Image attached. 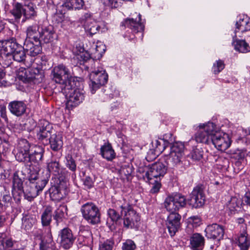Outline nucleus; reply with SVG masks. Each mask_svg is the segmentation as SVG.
<instances>
[{
	"label": "nucleus",
	"instance_id": "nucleus-44",
	"mask_svg": "<svg viewBox=\"0 0 250 250\" xmlns=\"http://www.w3.org/2000/svg\"><path fill=\"white\" fill-rule=\"evenodd\" d=\"M23 15L27 19L32 18L36 15V12L32 3L28 4L25 8H24Z\"/></svg>",
	"mask_w": 250,
	"mask_h": 250
},
{
	"label": "nucleus",
	"instance_id": "nucleus-11",
	"mask_svg": "<svg viewBox=\"0 0 250 250\" xmlns=\"http://www.w3.org/2000/svg\"><path fill=\"white\" fill-rule=\"evenodd\" d=\"M52 79L56 83L65 85L71 77L69 69L63 64L54 67L51 71Z\"/></svg>",
	"mask_w": 250,
	"mask_h": 250
},
{
	"label": "nucleus",
	"instance_id": "nucleus-46",
	"mask_svg": "<svg viewBox=\"0 0 250 250\" xmlns=\"http://www.w3.org/2000/svg\"><path fill=\"white\" fill-rule=\"evenodd\" d=\"M114 243L111 239H107L104 242H101L99 250H112Z\"/></svg>",
	"mask_w": 250,
	"mask_h": 250
},
{
	"label": "nucleus",
	"instance_id": "nucleus-29",
	"mask_svg": "<svg viewBox=\"0 0 250 250\" xmlns=\"http://www.w3.org/2000/svg\"><path fill=\"white\" fill-rule=\"evenodd\" d=\"M250 30V21L247 17H244L243 18H240V20L236 23V29L234 31L235 36L233 37V40L236 37V33L238 31H241L244 32Z\"/></svg>",
	"mask_w": 250,
	"mask_h": 250
},
{
	"label": "nucleus",
	"instance_id": "nucleus-33",
	"mask_svg": "<svg viewBox=\"0 0 250 250\" xmlns=\"http://www.w3.org/2000/svg\"><path fill=\"white\" fill-rule=\"evenodd\" d=\"M52 208L47 206L45 208L41 215V222L43 227H48L50 228V224L52 221Z\"/></svg>",
	"mask_w": 250,
	"mask_h": 250
},
{
	"label": "nucleus",
	"instance_id": "nucleus-19",
	"mask_svg": "<svg viewBox=\"0 0 250 250\" xmlns=\"http://www.w3.org/2000/svg\"><path fill=\"white\" fill-rule=\"evenodd\" d=\"M181 216L177 212H170L167 221V228L170 235H175L180 227Z\"/></svg>",
	"mask_w": 250,
	"mask_h": 250
},
{
	"label": "nucleus",
	"instance_id": "nucleus-60",
	"mask_svg": "<svg viewBox=\"0 0 250 250\" xmlns=\"http://www.w3.org/2000/svg\"><path fill=\"white\" fill-rule=\"evenodd\" d=\"M243 201L247 208L250 209V192H247L245 193L243 197Z\"/></svg>",
	"mask_w": 250,
	"mask_h": 250
},
{
	"label": "nucleus",
	"instance_id": "nucleus-9",
	"mask_svg": "<svg viewBox=\"0 0 250 250\" xmlns=\"http://www.w3.org/2000/svg\"><path fill=\"white\" fill-rule=\"evenodd\" d=\"M185 146L181 142H175L170 146L168 155V165L174 167L180 165L184 159Z\"/></svg>",
	"mask_w": 250,
	"mask_h": 250
},
{
	"label": "nucleus",
	"instance_id": "nucleus-43",
	"mask_svg": "<svg viewBox=\"0 0 250 250\" xmlns=\"http://www.w3.org/2000/svg\"><path fill=\"white\" fill-rule=\"evenodd\" d=\"M85 25L86 29L91 35L95 34L97 32H99L101 28V26L99 24L95 21L91 22L90 24L86 23Z\"/></svg>",
	"mask_w": 250,
	"mask_h": 250
},
{
	"label": "nucleus",
	"instance_id": "nucleus-45",
	"mask_svg": "<svg viewBox=\"0 0 250 250\" xmlns=\"http://www.w3.org/2000/svg\"><path fill=\"white\" fill-rule=\"evenodd\" d=\"M52 125L45 120H41L39 123L38 125L36 127L37 131H52Z\"/></svg>",
	"mask_w": 250,
	"mask_h": 250
},
{
	"label": "nucleus",
	"instance_id": "nucleus-40",
	"mask_svg": "<svg viewBox=\"0 0 250 250\" xmlns=\"http://www.w3.org/2000/svg\"><path fill=\"white\" fill-rule=\"evenodd\" d=\"M204 151L199 146L193 147L189 156L194 161H199L203 158Z\"/></svg>",
	"mask_w": 250,
	"mask_h": 250
},
{
	"label": "nucleus",
	"instance_id": "nucleus-53",
	"mask_svg": "<svg viewBox=\"0 0 250 250\" xmlns=\"http://www.w3.org/2000/svg\"><path fill=\"white\" fill-rule=\"evenodd\" d=\"M3 192L2 193V191L0 192L1 194H3L2 201L7 206L10 204L12 202V198L8 191H6L4 187L2 188Z\"/></svg>",
	"mask_w": 250,
	"mask_h": 250
},
{
	"label": "nucleus",
	"instance_id": "nucleus-26",
	"mask_svg": "<svg viewBox=\"0 0 250 250\" xmlns=\"http://www.w3.org/2000/svg\"><path fill=\"white\" fill-rule=\"evenodd\" d=\"M54 242L51 234V228H48L46 229V234L44 237L41 239L40 244V250H49L53 249Z\"/></svg>",
	"mask_w": 250,
	"mask_h": 250
},
{
	"label": "nucleus",
	"instance_id": "nucleus-58",
	"mask_svg": "<svg viewBox=\"0 0 250 250\" xmlns=\"http://www.w3.org/2000/svg\"><path fill=\"white\" fill-rule=\"evenodd\" d=\"M5 73L3 69L0 68V86H5L7 82L4 80Z\"/></svg>",
	"mask_w": 250,
	"mask_h": 250
},
{
	"label": "nucleus",
	"instance_id": "nucleus-4",
	"mask_svg": "<svg viewBox=\"0 0 250 250\" xmlns=\"http://www.w3.org/2000/svg\"><path fill=\"white\" fill-rule=\"evenodd\" d=\"M168 163L165 161H157L146 167L143 177L145 180L149 182L153 178L164 177L167 171Z\"/></svg>",
	"mask_w": 250,
	"mask_h": 250
},
{
	"label": "nucleus",
	"instance_id": "nucleus-61",
	"mask_svg": "<svg viewBox=\"0 0 250 250\" xmlns=\"http://www.w3.org/2000/svg\"><path fill=\"white\" fill-rule=\"evenodd\" d=\"M84 186L87 188H91L93 186V181L91 177L89 176H87L84 179V182H83Z\"/></svg>",
	"mask_w": 250,
	"mask_h": 250
},
{
	"label": "nucleus",
	"instance_id": "nucleus-36",
	"mask_svg": "<svg viewBox=\"0 0 250 250\" xmlns=\"http://www.w3.org/2000/svg\"><path fill=\"white\" fill-rule=\"evenodd\" d=\"M67 215V206L62 204L59 206L54 212V219L57 222L62 221V218H65Z\"/></svg>",
	"mask_w": 250,
	"mask_h": 250
},
{
	"label": "nucleus",
	"instance_id": "nucleus-12",
	"mask_svg": "<svg viewBox=\"0 0 250 250\" xmlns=\"http://www.w3.org/2000/svg\"><path fill=\"white\" fill-rule=\"evenodd\" d=\"M204 189L202 185H198L193 188L188 200L189 205L192 207L197 208L204 205L205 196Z\"/></svg>",
	"mask_w": 250,
	"mask_h": 250
},
{
	"label": "nucleus",
	"instance_id": "nucleus-21",
	"mask_svg": "<svg viewBox=\"0 0 250 250\" xmlns=\"http://www.w3.org/2000/svg\"><path fill=\"white\" fill-rule=\"evenodd\" d=\"M8 108L12 114L20 117L25 113L26 105L23 101H14L9 103Z\"/></svg>",
	"mask_w": 250,
	"mask_h": 250
},
{
	"label": "nucleus",
	"instance_id": "nucleus-56",
	"mask_svg": "<svg viewBox=\"0 0 250 250\" xmlns=\"http://www.w3.org/2000/svg\"><path fill=\"white\" fill-rule=\"evenodd\" d=\"M161 140L167 145L169 144L172 143L174 141V139L173 138L172 134L171 133H168L163 135V139H161Z\"/></svg>",
	"mask_w": 250,
	"mask_h": 250
},
{
	"label": "nucleus",
	"instance_id": "nucleus-20",
	"mask_svg": "<svg viewBox=\"0 0 250 250\" xmlns=\"http://www.w3.org/2000/svg\"><path fill=\"white\" fill-rule=\"evenodd\" d=\"M35 42L36 44H34L30 40L26 39L24 43V47L28 52V56H30L32 58H40L37 56L42 52L41 43V42Z\"/></svg>",
	"mask_w": 250,
	"mask_h": 250
},
{
	"label": "nucleus",
	"instance_id": "nucleus-50",
	"mask_svg": "<svg viewBox=\"0 0 250 250\" xmlns=\"http://www.w3.org/2000/svg\"><path fill=\"white\" fill-rule=\"evenodd\" d=\"M13 245V242L11 238H0V247L3 249L11 248Z\"/></svg>",
	"mask_w": 250,
	"mask_h": 250
},
{
	"label": "nucleus",
	"instance_id": "nucleus-35",
	"mask_svg": "<svg viewBox=\"0 0 250 250\" xmlns=\"http://www.w3.org/2000/svg\"><path fill=\"white\" fill-rule=\"evenodd\" d=\"M41 34V43L43 42L44 43H48L51 42L53 39L54 32L53 31L52 27L48 26L42 28L40 31Z\"/></svg>",
	"mask_w": 250,
	"mask_h": 250
},
{
	"label": "nucleus",
	"instance_id": "nucleus-57",
	"mask_svg": "<svg viewBox=\"0 0 250 250\" xmlns=\"http://www.w3.org/2000/svg\"><path fill=\"white\" fill-rule=\"evenodd\" d=\"M132 173V169L129 166L122 167L120 170V173L126 176L130 175Z\"/></svg>",
	"mask_w": 250,
	"mask_h": 250
},
{
	"label": "nucleus",
	"instance_id": "nucleus-15",
	"mask_svg": "<svg viewBox=\"0 0 250 250\" xmlns=\"http://www.w3.org/2000/svg\"><path fill=\"white\" fill-rule=\"evenodd\" d=\"M48 171L59 179L60 181L65 180L68 176L67 170L61 167L59 162L51 159L47 163Z\"/></svg>",
	"mask_w": 250,
	"mask_h": 250
},
{
	"label": "nucleus",
	"instance_id": "nucleus-16",
	"mask_svg": "<svg viewBox=\"0 0 250 250\" xmlns=\"http://www.w3.org/2000/svg\"><path fill=\"white\" fill-rule=\"evenodd\" d=\"M58 239L61 246L68 250L73 245L75 237L70 229L65 228L59 232Z\"/></svg>",
	"mask_w": 250,
	"mask_h": 250
},
{
	"label": "nucleus",
	"instance_id": "nucleus-22",
	"mask_svg": "<svg viewBox=\"0 0 250 250\" xmlns=\"http://www.w3.org/2000/svg\"><path fill=\"white\" fill-rule=\"evenodd\" d=\"M238 246L241 250H248L250 246V237L246 230V227L242 226L237 238Z\"/></svg>",
	"mask_w": 250,
	"mask_h": 250
},
{
	"label": "nucleus",
	"instance_id": "nucleus-17",
	"mask_svg": "<svg viewBox=\"0 0 250 250\" xmlns=\"http://www.w3.org/2000/svg\"><path fill=\"white\" fill-rule=\"evenodd\" d=\"M85 98V92L83 89L77 88L71 89L69 92L66 107L69 109H72L82 103Z\"/></svg>",
	"mask_w": 250,
	"mask_h": 250
},
{
	"label": "nucleus",
	"instance_id": "nucleus-42",
	"mask_svg": "<svg viewBox=\"0 0 250 250\" xmlns=\"http://www.w3.org/2000/svg\"><path fill=\"white\" fill-rule=\"evenodd\" d=\"M65 166L71 171L75 172L76 170V164L75 160L70 154H67L65 157Z\"/></svg>",
	"mask_w": 250,
	"mask_h": 250
},
{
	"label": "nucleus",
	"instance_id": "nucleus-52",
	"mask_svg": "<svg viewBox=\"0 0 250 250\" xmlns=\"http://www.w3.org/2000/svg\"><path fill=\"white\" fill-rule=\"evenodd\" d=\"M50 196L54 200H58L61 198L59 189L57 187L54 186L49 189Z\"/></svg>",
	"mask_w": 250,
	"mask_h": 250
},
{
	"label": "nucleus",
	"instance_id": "nucleus-1",
	"mask_svg": "<svg viewBox=\"0 0 250 250\" xmlns=\"http://www.w3.org/2000/svg\"><path fill=\"white\" fill-rule=\"evenodd\" d=\"M25 47H22L21 44L18 43L16 40L12 39L9 40L4 41L2 42V49L4 52L3 56H1V59L4 58H9V61L5 63V65L8 66L11 63V58L16 62H23L25 65V62L28 59H34L30 56L26 55L25 53Z\"/></svg>",
	"mask_w": 250,
	"mask_h": 250
},
{
	"label": "nucleus",
	"instance_id": "nucleus-3",
	"mask_svg": "<svg viewBox=\"0 0 250 250\" xmlns=\"http://www.w3.org/2000/svg\"><path fill=\"white\" fill-rule=\"evenodd\" d=\"M37 172L31 174L23 188L24 197L29 201H32L36 197L48 183V177L39 178Z\"/></svg>",
	"mask_w": 250,
	"mask_h": 250
},
{
	"label": "nucleus",
	"instance_id": "nucleus-47",
	"mask_svg": "<svg viewBox=\"0 0 250 250\" xmlns=\"http://www.w3.org/2000/svg\"><path fill=\"white\" fill-rule=\"evenodd\" d=\"M108 215L109 219L108 222L109 221V219H110L113 223H116L117 221L120 218V215L114 209L110 208L108 210Z\"/></svg>",
	"mask_w": 250,
	"mask_h": 250
},
{
	"label": "nucleus",
	"instance_id": "nucleus-6",
	"mask_svg": "<svg viewBox=\"0 0 250 250\" xmlns=\"http://www.w3.org/2000/svg\"><path fill=\"white\" fill-rule=\"evenodd\" d=\"M187 200L180 193H176L168 195L164 202L165 207L170 212H177L180 208L185 207Z\"/></svg>",
	"mask_w": 250,
	"mask_h": 250
},
{
	"label": "nucleus",
	"instance_id": "nucleus-23",
	"mask_svg": "<svg viewBox=\"0 0 250 250\" xmlns=\"http://www.w3.org/2000/svg\"><path fill=\"white\" fill-rule=\"evenodd\" d=\"M30 162L39 163L42 161L44 152L43 148L38 145L30 146Z\"/></svg>",
	"mask_w": 250,
	"mask_h": 250
},
{
	"label": "nucleus",
	"instance_id": "nucleus-10",
	"mask_svg": "<svg viewBox=\"0 0 250 250\" xmlns=\"http://www.w3.org/2000/svg\"><path fill=\"white\" fill-rule=\"evenodd\" d=\"M90 83L89 88L92 94L100 88L102 85L105 84L108 80V75L102 68L97 70L92 71L90 74Z\"/></svg>",
	"mask_w": 250,
	"mask_h": 250
},
{
	"label": "nucleus",
	"instance_id": "nucleus-7",
	"mask_svg": "<svg viewBox=\"0 0 250 250\" xmlns=\"http://www.w3.org/2000/svg\"><path fill=\"white\" fill-rule=\"evenodd\" d=\"M199 127V130L195 134L196 141L207 144L211 143L215 132V125L212 123L208 122L206 124L200 125Z\"/></svg>",
	"mask_w": 250,
	"mask_h": 250
},
{
	"label": "nucleus",
	"instance_id": "nucleus-24",
	"mask_svg": "<svg viewBox=\"0 0 250 250\" xmlns=\"http://www.w3.org/2000/svg\"><path fill=\"white\" fill-rule=\"evenodd\" d=\"M141 17V15L139 14L138 21L132 18L127 19L122 23V24L131 29L135 33L143 31L144 29V25L140 22Z\"/></svg>",
	"mask_w": 250,
	"mask_h": 250
},
{
	"label": "nucleus",
	"instance_id": "nucleus-27",
	"mask_svg": "<svg viewBox=\"0 0 250 250\" xmlns=\"http://www.w3.org/2000/svg\"><path fill=\"white\" fill-rule=\"evenodd\" d=\"M190 244L192 249L201 250L204 246L205 239L200 233H194L190 238Z\"/></svg>",
	"mask_w": 250,
	"mask_h": 250
},
{
	"label": "nucleus",
	"instance_id": "nucleus-32",
	"mask_svg": "<svg viewBox=\"0 0 250 250\" xmlns=\"http://www.w3.org/2000/svg\"><path fill=\"white\" fill-rule=\"evenodd\" d=\"M49 143L53 150H60L63 146L62 136L60 134H53L49 138Z\"/></svg>",
	"mask_w": 250,
	"mask_h": 250
},
{
	"label": "nucleus",
	"instance_id": "nucleus-18",
	"mask_svg": "<svg viewBox=\"0 0 250 250\" xmlns=\"http://www.w3.org/2000/svg\"><path fill=\"white\" fill-rule=\"evenodd\" d=\"M208 239L220 241L224 235V228L222 225L216 223L208 225L205 230Z\"/></svg>",
	"mask_w": 250,
	"mask_h": 250
},
{
	"label": "nucleus",
	"instance_id": "nucleus-48",
	"mask_svg": "<svg viewBox=\"0 0 250 250\" xmlns=\"http://www.w3.org/2000/svg\"><path fill=\"white\" fill-rule=\"evenodd\" d=\"M225 68V64L223 61L219 60L213 64L212 71L215 74L220 73Z\"/></svg>",
	"mask_w": 250,
	"mask_h": 250
},
{
	"label": "nucleus",
	"instance_id": "nucleus-34",
	"mask_svg": "<svg viewBox=\"0 0 250 250\" xmlns=\"http://www.w3.org/2000/svg\"><path fill=\"white\" fill-rule=\"evenodd\" d=\"M241 201L235 197H232L228 202L227 206L231 214H235L241 209Z\"/></svg>",
	"mask_w": 250,
	"mask_h": 250
},
{
	"label": "nucleus",
	"instance_id": "nucleus-13",
	"mask_svg": "<svg viewBox=\"0 0 250 250\" xmlns=\"http://www.w3.org/2000/svg\"><path fill=\"white\" fill-rule=\"evenodd\" d=\"M30 148V145L26 140H20L18 142L16 150L15 158L17 160L25 163L29 162Z\"/></svg>",
	"mask_w": 250,
	"mask_h": 250
},
{
	"label": "nucleus",
	"instance_id": "nucleus-41",
	"mask_svg": "<svg viewBox=\"0 0 250 250\" xmlns=\"http://www.w3.org/2000/svg\"><path fill=\"white\" fill-rule=\"evenodd\" d=\"M105 51V46L104 44H100L97 45L93 52L92 53V57L94 59H100Z\"/></svg>",
	"mask_w": 250,
	"mask_h": 250
},
{
	"label": "nucleus",
	"instance_id": "nucleus-62",
	"mask_svg": "<svg viewBox=\"0 0 250 250\" xmlns=\"http://www.w3.org/2000/svg\"><path fill=\"white\" fill-rule=\"evenodd\" d=\"M0 116L6 123H8V119L6 115V108L5 106H1L0 109Z\"/></svg>",
	"mask_w": 250,
	"mask_h": 250
},
{
	"label": "nucleus",
	"instance_id": "nucleus-28",
	"mask_svg": "<svg viewBox=\"0 0 250 250\" xmlns=\"http://www.w3.org/2000/svg\"><path fill=\"white\" fill-rule=\"evenodd\" d=\"M85 6L84 0H65L62 4L63 7L68 10H80L83 9Z\"/></svg>",
	"mask_w": 250,
	"mask_h": 250
},
{
	"label": "nucleus",
	"instance_id": "nucleus-37",
	"mask_svg": "<svg viewBox=\"0 0 250 250\" xmlns=\"http://www.w3.org/2000/svg\"><path fill=\"white\" fill-rule=\"evenodd\" d=\"M201 224V219L198 216H193L190 217L188 219V224L186 231L188 233H190L192 232V229L193 228H196L199 226Z\"/></svg>",
	"mask_w": 250,
	"mask_h": 250
},
{
	"label": "nucleus",
	"instance_id": "nucleus-14",
	"mask_svg": "<svg viewBox=\"0 0 250 250\" xmlns=\"http://www.w3.org/2000/svg\"><path fill=\"white\" fill-rule=\"evenodd\" d=\"M211 143H212L217 149L225 151L230 146L231 141L228 134L217 132L215 130Z\"/></svg>",
	"mask_w": 250,
	"mask_h": 250
},
{
	"label": "nucleus",
	"instance_id": "nucleus-30",
	"mask_svg": "<svg viewBox=\"0 0 250 250\" xmlns=\"http://www.w3.org/2000/svg\"><path fill=\"white\" fill-rule=\"evenodd\" d=\"M36 222V217L35 215L30 214H24L22 218V228L26 231H29L31 229Z\"/></svg>",
	"mask_w": 250,
	"mask_h": 250
},
{
	"label": "nucleus",
	"instance_id": "nucleus-31",
	"mask_svg": "<svg viewBox=\"0 0 250 250\" xmlns=\"http://www.w3.org/2000/svg\"><path fill=\"white\" fill-rule=\"evenodd\" d=\"M102 157L107 161H112L115 158L116 154L111 145L109 144H105L100 149Z\"/></svg>",
	"mask_w": 250,
	"mask_h": 250
},
{
	"label": "nucleus",
	"instance_id": "nucleus-49",
	"mask_svg": "<svg viewBox=\"0 0 250 250\" xmlns=\"http://www.w3.org/2000/svg\"><path fill=\"white\" fill-rule=\"evenodd\" d=\"M52 131H37V138L41 141L46 140L48 137H50L52 135Z\"/></svg>",
	"mask_w": 250,
	"mask_h": 250
},
{
	"label": "nucleus",
	"instance_id": "nucleus-5",
	"mask_svg": "<svg viewBox=\"0 0 250 250\" xmlns=\"http://www.w3.org/2000/svg\"><path fill=\"white\" fill-rule=\"evenodd\" d=\"M120 208L122 214L123 211L125 212L124 227L127 229L138 228L139 226L140 217L132 208L131 206L126 203L121 205Z\"/></svg>",
	"mask_w": 250,
	"mask_h": 250
},
{
	"label": "nucleus",
	"instance_id": "nucleus-2",
	"mask_svg": "<svg viewBox=\"0 0 250 250\" xmlns=\"http://www.w3.org/2000/svg\"><path fill=\"white\" fill-rule=\"evenodd\" d=\"M40 58L34 59H28L25 62V66L28 68L25 70L24 75H19L20 79L24 83L33 82L34 84L41 83L44 80V75L42 70V64L40 63Z\"/></svg>",
	"mask_w": 250,
	"mask_h": 250
},
{
	"label": "nucleus",
	"instance_id": "nucleus-51",
	"mask_svg": "<svg viewBox=\"0 0 250 250\" xmlns=\"http://www.w3.org/2000/svg\"><path fill=\"white\" fill-rule=\"evenodd\" d=\"M136 245L133 241L128 239L123 243V250H134L136 249Z\"/></svg>",
	"mask_w": 250,
	"mask_h": 250
},
{
	"label": "nucleus",
	"instance_id": "nucleus-8",
	"mask_svg": "<svg viewBox=\"0 0 250 250\" xmlns=\"http://www.w3.org/2000/svg\"><path fill=\"white\" fill-rule=\"evenodd\" d=\"M83 217L89 224L95 225L100 221V213L98 208L93 203L83 205L81 208Z\"/></svg>",
	"mask_w": 250,
	"mask_h": 250
},
{
	"label": "nucleus",
	"instance_id": "nucleus-25",
	"mask_svg": "<svg viewBox=\"0 0 250 250\" xmlns=\"http://www.w3.org/2000/svg\"><path fill=\"white\" fill-rule=\"evenodd\" d=\"M26 39L33 40L35 42H41V34L39 30V26L34 24L28 26L26 30Z\"/></svg>",
	"mask_w": 250,
	"mask_h": 250
},
{
	"label": "nucleus",
	"instance_id": "nucleus-38",
	"mask_svg": "<svg viewBox=\"0 0 250 250\" xmlns=\"http://www.w3.org/2000/svg\"><path fill=\"white\" fill-rule=\"evenodd\" d=\"M236 50L241 53H247L250 51L249 44L244 40H236L233 42Z\"/></svg>",
	"mask_w": 250,
	"mask_h": 250
},
{
	"label": "nucleus",
	"instance_id": "nucleus-63",
	"mask_svg": "<svg viewBox=\"0 0 250 250\" xmlns=\"http://www.w3.org/2000/svg\"><path fill=\"white\" fill-rule=\"evenodd\" d=\"M91 16H92V14L90 12H87L84 13L83 14V15L82 16V17L81 18V20L82 21H84V22H85L86 21H88L89 20H90L91 19ZM85 23L86 24V23Z\"/></svg>",
	"mask_w": 250,
	"mask_h": 250
},
{
	"label": "nucleus",
	"instance_id": "nucleus-54",
	"mask_svg": "<svg viewBox=\"0 0 250 250\" xmlns=\"http://www.w3.org/2000/svg\"><path fill=\"white\" fill-rule=\"evenodd\" d=\"M152 143L155 146V151L158 152H163L167 146L166 143H164L163 144H162L161 141L159 140H155V142Z\"/></svg>",
	"mask_w": 250,
	"mask_h": 250
},
{
	"label": "nucleus",
	"instance_id": "nucleus-55",
	"mask_svg": "<svg viewBox=\"0 0 250 250\" xmlns=\"http://www.w3.org/2000/svg\"><path fill=\"white\" fill-rule=\"evenodd\" d=\"M13 186L14 188L21 190L22 188V182L18 177L15 176L13 180Z\"/></svg>",
	"mask_w": 250,
	"mask_h": 250
},
{
	"label": "nucleus",
	"instance_id": "nucleus-39",
	"mask_svg": "<svg viewBox=\"0 0 250 250\" xmlns=\"http://www.w3.org/2000/svg\"><path fill=\"white\" fill-rule=\"evenodd\" d=\"M11 13L15 17L16 20H19L24 13V8L22 5L19 3H15L13 5V9L11 10Z\"/></svg>",
	"mask_w": 250,
	"mask_h": 250
},
{
	"label": "nucleus",
	"instance_id": "nucleus-59",
	"mask_svg": "<svg viewBox=\"0 0 250 250\" xmlns=\"http://www.w3.org/2000/svg\"><path fill=\"white\" fill-rule=\"evenodd\" d=\"M161 187V183L155 180L154 183L153 184L152 187L150 190V192L152 193H156L158 192L159 191Z\"/></svg>",
	"mask_w": 250,
	"mask_h": 250
},
{
	"label": "nucleus",
	"instance_id": "nucleus-64",
	"mask_svg": "<svg viewBox=\"0 0 250 250\" xmlns=\"http://www.w3.org/2000/svg\"><path fill=\"white\" fill-rule=\"evenodd\" d=\"M80 57L84 62L87 61L91 57L90 54L86 52L82 53L78 55V57Z\"/></svg>",
	"mask_w": 250,
	"mask_h": 250
}]
</instances>
